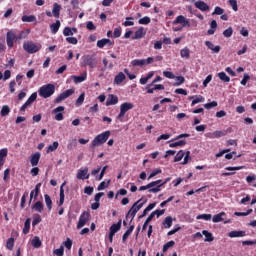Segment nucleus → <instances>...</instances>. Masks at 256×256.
Returning a JSON list of instances; mask_svg holds the SVG:
<instances>
[{
  "label": "nucleus",
  "mask_w": 256,
  "mask_h": 256,
  "mask_svg": "<svg viewBox=\"0 0 256 256\" xmlns=\"http://www.w3.org/2000/svg\"><path fill=\"white\" fill-rule=\"evenodd\" d=\"M109 137H111V131L107 130L98 134L91 142L90 149H95V147H100V145H105Z\"/></svg>",
  "instance_id": "f257e3e1"
},
{
  "label": "nucleus",
  "mask_w": 256,
  "mask_h": 256,
  "mask_svg": "<svg viewBox=\"0 0 256 256\" xmlns=\"http://www.w3.org/2000/svg\"><path fill=\"white\" fill-rule=\"evenodd\" d=\"M82 67H89L95 69L97 67V56L95 54H87L82 57Z\"/></svg>",
  "instance_id": "f03ea898"
},
{
  "label": "nucleus",
  "mask_w": 256,
  "mask_h": 256,
  "mask_svg": "<svg viewBox=\"0 0 256 256\" xmlns=\"http://www.w3.org/2000/svg\"><path fill=\"white\" fill-rule=\"evenodd\" d=\"M39 96L43 97V99H49L51 95L55 93V85L46 84L39 88L38 90Z\"/></svg>",
  "instance_id": "7ed1b4c3"
},
{
  "label": "nucleus",
  "mask_w": 256,
  "mask_h": 256,
  "mask_svg": "<svg viewBox=\"0 0 256 256\" xmlns=\"http://www.w3.org/2000/svg\"><path fill=\"white\" fill-rule=\"evenodd\" d=\"M41 43H34L33 41H27L23 43V49L26 53L33 55V53H38L42 49Z\"/></svg>",
  "instance_id": "20e7f679"
},
{
  "label": "nucleus",
  "mask_w": 256,
  "mask_h": 256,
  "mask_svg": "<svg viewBox=\"0 0 256 256\" xmlns=\"http://www.w3.org/2000/svg\"><path fill=\"white\" fill-rule=\"evenodd\" d=\"M141 201H143V199H139L132 205V207L126 214V219L129 218V216L131 217V221L135 219V215H137V213H139V211H141V208L143 207V203H141Z\"/></svg>",
  "instance_id": "39448f33"
},
{
  "label": "nucleus",
  "mask_w": 256,
  "mask_h": 256,
  "mask_svg": "<svg viewBox=\"0 0 256 256\" xmlns=\"http://www.w3.org/2000/svg\"><path fill=\"white\" fill-rule=\"evenodd\" d=\"M183 157L184 160L182 162V165H187L189 163V159H191V152H185L183 150H180L174 158V163H179V161H182Z\"/></svg>",
  "instance_id": "423d86ee"
},
{
  "label": "nucleus",
  "mask_w": 256,
  "mask_h": 256,
  "mask_svg": "<svg viewBox=\"0 0 256 256\" xmlns=\"http://www.w3.org/2000/svg\"><path fill=\"white\" fill-rule=\"evenodd\" d=\"M133 107H135V105H133V103L131 102H124L120 105V113L117 116V119H123L125 117V114L127 113V111H131V109H133Z\"/></svg>",
  "instance_id": "0eeeda50"
},
{
  "label": "nucleus",
  "mask_w": 256,
  "mask_h": 256,
  "mask_svg": "<svg viewBox=\"0 0 256 256\" xmlns=\"http://www.w3.org/2000/svg\"><path fill=\"white\" fill-rule=\"evenodd\" d=\"M90 218H91V214L87 211H84L79 217V221L77 223V229H82V227H85V225H87V222L89 221Z\"/></svg>",
  "instance_id": "6e6552de"
},
{
  "label": "nucleus",
  "mask_w": 256,
  "mask_h": 256,
  "mask_svg": "<svg viewBox=\"0 0 256 256\" xmlns=\"http://www.w3.org/2000/svg\"><path fill=\"white\" fill-rule=\"evenodd\" d=\"M73 93H75V90L73 89L65 90L55 98L54 103H61V101H65V99H67L68 97H71Z\"/></svg>",
  "instance_id": "1a4fd4ad"
},
{
  "label": "nucleus",
  "mask_w": 256,
  "mask_h": 256,
  "mask_svg": "<svg viewBox=\"0 0 256 256\" xmlns=\"http://www.w3.org/2000/svg\"><path fill=\"white\" fill-rule=\"evenodd\" d=\"M15 41H18L17 35H15L13 31H8L6 35V43L10 49L13 47Z\"/></svg>",
  "instance_id": "9d476101"
},
{
  "label": "nucleus",
  "mask_w": 256,
  "mask_h": 256,
  "mask_svg": "<svg viewBox=\"0 0 256 256\" xmlns=\"http://www.w3.org/2000/svg\"><path fill=\"white\" fill-rule=\"evenodd\" d=\"M169 181H171V177L166 178L164 181L161 180V182L158 183L155 188L148 190V193H159L161 191V187L167 185Z\"/></svg>",
  "instance_id": "9b49d317"
},
{
  "label": "nucleus",
  "mask_w": 256,
  "mask_h": 256,
  "mask_svg": "<svg viewBox=\"0 0 256 256\" xmlns=\"http://www.w3.org/2000/svg\"><path fill=\"white\" fill-rule=\"evenodd\" d=\"M182 25V27H189V20H187V18H185V16L183 15H179L174 21H173V25Z\"/></svg>",
  "instance_id": "f8f14e48"
},
{
  "label": "nucleus",
  "mask_w": 256,
  "mask_h": 256,
  "mask_svg": "<svg viewBox=\"0 0 256 256\" xmlns=\"http://www.w3.org/2000/svg\"><path fill=\"white\" fill-rule=\"evenodd\" d=\"M63 111H65V107H63V106H58L57 108H55V109L53 110V113L56 114L55 117H54V119H55L56 121H63V119H64V117H63Z\"/></svg>",
  "instance_id": "ddd939ff"
},
{
  "label": "nucleus",
  "mask_w": 256,
  "mask_h": 256,
  "mask_svg": "<svg viewBox=\"0 0 256 256\" xmlns=\"http://www.w3.org/2000/svg\"><path fill=\"white\" fill-rule=\"evenodd\" d=\"M106 45H108V47H113L115 43L107 38H103L97 41V47H99V49H103V47H105Z\"/></svg>",
  "instance_id": "4468645a"
},
{
  "label": "nucleus",
  "mask_w": 256,
  "mask_h": 256,
  "mask_svg": "<svg viewBox=\"0 0 256 256\" xmlns=\"http://www.w3.org/2000/svg\"><path fill=\"white\" fill-rule=\"evenodd\" d=\"M41 159V153L36 152L30 156V163L32 167H37L39 165V161Z\"/></svg>",
  "instance_id": "2eb2a0df"
},
{
  "label": "nucleus",
  "mask_w": 256,
  "mask_h": 256,
  "mask_svg": "<svg viewBox=\"0 0 256 256\" xmlns=\"http://www.w3.org/2000/svg\"><path fill=\"white\" fill-rule=\"evenodd\" d=\"M161 183V180H156L148 183L146 186H140L139 191H150V189H155L156 185H159Z\"/></svg>",
  "instance_id": "dca6fc26"
},
{
  "label": "nucleus",
  "mask_w": 256,
  "mask_h": 256,
  "mask_svg": "<svg viewBox=\"0 0 256 256\" xmlns=\"http://www.w3.org/2000/svg\"><path fill=\"white\" fill-rule=\"evenodd\" d=\"M88 173H89V168L86 167L83 170H78L76 177L77 179H82V180L89 179L90 175Z\"/></svg>",
  "instance_id": "f3484780"
},
{
  "label": "nucleus",
  "mask_w": 256,
  "mask_h": 256,
  "mask_svg": "<svg viewBox=\"0 0 256 256\" xmlns=\"http://www.w3.org/2000/svg\"><path fill=\"white\" fill-rule=\"evenodd\" d=\"M148 94H153L155 91H165V86L163 84H156L152 88H146Z\"/></svg>",
  "instance_id": "a211bd4d"
},
{
  "label": "nucleus",
  "mask_w": 256,
  "mask_h": 256,
  "mask_svg": "<svg viewBox=\"0 0 256 256\" xmlns=\"http://www.w3.org/2000/svg\"><path fill=\"white\" fill-rule=\"evenodd\" d=\"M196 9H199V11H209V6L207 3L198 0L194 3Z\"/></svg>",
  "instance_id": "6ab92c4d"
},
{
  "label": "nucleus",
  "mask_w": 256,
  "mask_h": 256,
  "mask_svg": "<svg viewBox=\"0 0 256 256\" xmlns=\"http://www.w3.org/2000/svg\"><path fill=\"white\" fill-rule=\"evenodd\" d=\"M146 31L145 28L140 27L134 34V36H132V39L135 41L136 39H143V37H145L146 35Z\"/></svg>",
  "instance_id": "aec40b11"
},
{
  "label": "nucleus",
  "mask_w": 256,
  "mask_h": 256,
  "mask_svg": "<svg viewBox=\"0 0 256 256\" xmlns=\"http://www.w3.org/2000/svg\"><path fill=\"white\" fill-rule=\"evenodd\" d=\"M233 131V128L229 127L227 130H217L214 132V135L216 139H219L221 137H225L228 133H231Z\"/></svg>",
  "instance_id": "412c9836"
},
{
  "label": "nucleus",
  "mask_w": 256,
  "mask_h": 256,
  "mask_svg": "<svg viewBox=\"0 0 256 256\" xmlns=\"http://www.w3.org/2000/svg\"><path fill=\"white\" fill-rule=\"evenodd\" d=\"M63 187H65V182L60 186V199L57 202L58 207H62L63 203H65V190Z\"/></svg>",
  "instance_id": "4be33fe9"
},
{
  "label": "nucleus",
  "mask_w": 256,
  "mask_h": 256,
  "mask_svg": "<svg viewBox=\"0 0 256 256\" xmlns=\"http://www.w3.org/2000/svg\"><path fill=\"white\" fill-rule=\"evenodd\" d=\"M117 103H119V98L116 95L110 94L106 101V106L117 105Z\"/></svg>",
  "instance_id": "5701e85b"
},
{
  "label": "nucleus",
  "mask_w": 256,
  "mask_h": 256,
  "mask_svg": "<svg viewBox=\"0 0 256 256\" xmlns=\"http://www.w3.org/2000/svg\"><path fill=\"white\" fill-rule=\"evenodd\" d=\"M205 45L212 53H219V51H221V46H215L211 41H206Z\"/></svg>",
  "instance_id": "b1692460"
},
{
  "label": "nucleus",
  "mask_w": 256,
  "mask_h": 256,
  "mask_svg": "<svg viewBox=\"0 0 256 256\" xmlns=\"http://www.w3.org/2000/svg\"><path fill=\"white\" fill-rule=\"evenodd\" d=\"M60 27H61V21L56 20L55 23H53V24L50 25V31H51V33H52L53 35H57V33H58Z\"/></svg>",
  "instance_id": "393cba45"
},
{
  "label": "nucleus",
  "mask_w": 256,
  "mask_h": 256,
  "mask_svg": "<svg viewBox=\"0 0 256 256\" xmlns=\"http://www.w3.org/2000/svg\"><path fill=\"white\" fill-rule=\"evenodd\" d=\"M52 15L56 18L59 19L61 15V5L54 3L53 5V10H52Z\"/></svg>",
  "instance_id": "a878e982"
},
{
  "label": "nucleus",
  "mask_w": 256,
  "mask_h": 256,
  "mask_svg": "<svg viewBox=\"0 0 256 256\" xmlns=\"http://www.w3.org/2000/svg\"><path fill=\"white\" fill-rule=\"evenodd\" d=\"M135 229V225H131L126 232L123 234L122 236V242L123 243H127V239H129V235H131V233H133V230Z\"/></svg>",
  "instance_id": "bb28decb"
},
{
  "label": "nucleus",
  "mask_w": 256,
  "mask_h": 256,
  "mask_svg": "<svg viewBox=\"0 0 256 256\" xmlns=\"http://www.w3.org/2000/svg\"><path fill=\"white\" fill-rule=\"evenodd\" d=\"M125 79H127V77L125 76V74L123 72H120L118 75L115 76L114 78V83L116 85H121L122 82L125 81Z\"/></svg>",
  "instance_id": "cd10ccee"
},
{
  "label": "nucleus",
  "mask_w": 256,
  "mask_h": 256,
  "mask_svg": "<svg viewBox=\"0 0 256 256\" xmlns=\"http://www.w3.org/2000/svg\"><path fill=\"white\" fill-rule=\"evenodd\" d=\"M246 235L247 234L245 231L234 230V231L229 232L228 237H231L233 239L235 237H245Z\"/></svg>",
  "instance_id": "c85d7f7f"
},
{
  "label": "nucleus",
  "mask_w": 256,
  "mask_h": 256,
  "mask_svg": "<svg viewBox=\"0 0 256 256\" xmlns=\"http://www.w3.org/2000/svg\"><path fill=\"white\" fill-rule=\"evenodd\" d=\"M202 235L205 236V242L211 243L212 241H215V237H213V234L207 230L202 231Z\"/></svg>",
  "instance_id": "c756f323"
},
{
  "label": "nucleus",
  "mask_w": 256,
  "mask_h": 256,
  "mask_svg": "<svg viewBox=\"0 0 256 256\" xmlns=\"http://www.w3.org/2000/svg\"><path fill=\"white\" fill-rule=\"evenodd\" d=\"M123 223L122 220H119L116 224H112L110 226V233H117V231H120L121 230V224Z\"/></svg>",
  "instance_id": "7c9ffc66"
},
{
  "label": "nucleus",
  "mask_w": 256,
  "mask_h": 256,
  "mask_svg": "<svg viewBox=\"0 0 256 256\" xmlns=\"http://www.w3.org/2000/svg\"><path fill=\"white\" fill-rule=\"evenodd\" d=\"M44 205L43 202L41 201H37L35 202V204L32 206L33 211H37V213H43V209H44Z\"/></svg>",
  "instance_id": "2f4dec72"
},
{
  "label": "nucleus",
  "mask_w": 256,
  "mask_h": 256,
  "mask_svg": "<svg viewBox=\"0 0 256 256\" xmlns=\"http://www.w3.org/2000/svg\"><path fill=\"white\" fill-rule=\"evenodd\" d=\"M72 79L74 81V83H83V81L87 80V73L85 72L84 74L80 75V76H72Z\"/></svg>",
  "instance_id": "473e14b6"
},
{
  "label": "nucleus",
  "mask_w": 256,
  "mask_h": 256,
  "mask_svg": "<svg viewBox=\"0 0 256 256\" xmlns=\"http://www.w3.org/2000/svg\"><path fill=\"white\" fill-rule=\"evenodd\" d=\"M180 57H182V59H189V57H191V50L188 47L183 48L180 50Z\"/></svg>",
  "instance_id": "72a5a7b5"
},
{
  "label": "nucleus",
  "mask_w": 256,
  "mask_h": 256,
  "mask_svg": "<svg viewBox=\"0 0 256 256\" xmlns=\"http://www.w3.org/2000/svg\"><path fill=\"white\" fill-rule=\"evenodd\" d=\"M44 199L48 211H51L53 209V200H51V196H49V194H45Z\"/></svg>",
  "instance_id": "f704fd0d"
},
{
  "label": "nucleus",
  "mask_w": 256,
  "mask_h": 256,
  "mask_svg": "<svg viewBox=\"0 0 256 256\" xmlns=\"http://www.w3.org/2000/svg\"><path fill=\"white\" fill-rule=\"evenodd\" d=\"M31 230V218L26 219L24 223V228L22 230V233L24 235H28L29 231Z\"/></svg>",
  "instance_id": "c9c22d12"
},
{
  "label": "nucleus",
  "mask_w": 256,
  "mask_h": 256,
  "mask_svg": "<svg viewBox=\"0 0 256 256\" xmlns=\"http://www.w3.org/2000/svg\"><path fill=\"white\" fill-rule=\"evenodd\" d=\"M59 149V142L54 141L52 144H50L46 150L47 153H53V151H57Z\"/></svg>",
  "instance_id": "e433bc0d"
},
{
  "label": "nucleus",
  "mask_w": 256,
  "mask_h": 256,
  "mask_svg": "<svg viewBox=\"0 0 256 256\" xmlns=\"http://www.w3.org/2000/svg\"><path fill=\"white\" fill-rule=\"evenodd\" d=\"M31 245L34 246L35 249H39V247H41L42 242H41V239L39 238V236H35L32 239Z\"/></svg>",
  "instance_id": "4c0bfd02"
},
{
  "label": "nucleus",
  "mask_w": 256,
  "mask_h": 256,
  "mask_svg": "<svg viewBox=\"0 0 256 256\" xmlns=\"http://www.w3.org/2000/svg\"><path fill=\"white\" fill-rule=\"evenodd\" d=\"M223 217H225V212H220L213 216L212 221L213 223H221V221H223Z\"/></svg>",
  "instance_id": "58836bf2"
},
{
  "label": "nucleus",
  "mask_w": 256,
  "mask_h": 256,
  "mask_svg": "<svg viewBox=\"0 0 256 256\" xmlns=\"http://www.w3.org/2000/svg\"><path fill=\"white\" fill-rule=\"evenodd\" d=\"M22 21L23 23H33L34 21H37V17H35V15H24L22 16Z\"/></svg>",
  "instance_id": "ea45409f"
},
{
  "label": "nucleus",
  "mask_w": 256,
  "mask_h": 256,
  "mask_svg": "<svg viewBox=\"0 0 256 256\" xmlns=\"http://www.w3.org/2000/svg\"><path fill=\"white\" fill-rule=\"evenodd\" d=\"M218 77L220 81H223V83H229V81H231V78L227 76L225 72H219Z\"/></svg>",
  "instance_id": "a19ab883"
},
{
  "label": "nucleus",
  "mask_w": 256,
  "mask_h": 256,
  "mask_svg": "<svg viewBox=\"0 0 256 256\" xmlns=\"http://www.w3.org/2000/svg\"><path fill=\"white\" fill-rule=\"evenodd\" d=\"M9 113H11V108L9 107V105L2 106V109L0 111L1 117H7Z\"/></svg>",
  "instance_id": "79ce46f5"
},
{
  "label": "nucleus",
  "mask_w": 256,
  "mask_h": 256,
  "mask_svg": "<svg viewBox=\"0 0 256 256\" xmlns=\"http://www.w3.org/2000/svg\"><path fill=\"white\" fill-rule=\"evenodd\" d=\"M163 225L165 229H170V227L173 225V218L171 216H167L163 221Z\"/></svg>",
  "instance_id": "37998d69"
},
{
  "label": "nucleus",
  "mask_w": 256,
  "mask_h": 256,
  "mask_svg": "<svg viewBox=\"0 0 256 256\" xmlns=\"http://www.w3.org/2000/svg\"><path fill=\"white\" fill-rule=\"evenodd\" d=\"M131 65H133V67H143V65H145V59H134Z\"/></svg>",
  "instance_id": "c03bdc74"
},
{
  "label": "nucleus",
  "mask_w": 256,
  "mask_h": 256,
  "mask_svg": "<svg viewBox=\"0 0 256 256\" xmlns=\"http://www.w3.org/2000/svg\"><path fill=\"white\" fill-rule=\"evenodd\" d=\"M5 157H7V149L0 150V167L5 165Z\"/></svg>",
  "instance_id": "a18cd8bd"
},
{
  "label": "nucleus",
  "mask_w": 256,
  "mask_h": 256,
  "mask_svg": "<svg viewBox=\"0 0 256 256\" xmlns=\"http://www.w3.org/2000/svg\"><path fill=\"white\" fill-rule=\"evenodd\" d=\"M13 247H15V238H9L6 242V249L13 251Z\"/></svg>",
  "instance_id": "49530a36"
},
{
  "label": "nucleus",
  "mask_w": 256,
  "mask_h": 256,
  "mask_svg": "<svg viewBox=\"0 0 256 256\" xmlns=\"http://www.w3.org/2000/svg\"><path fill=\"white\" fill-rule=\"evenodd\" d=\"M41 221H42L41 215H39V214H33V220H32V226H33V227L39 225V223H41Z\"/></svg>",
  "instance_id": "de8ad7c7"
},
{
  "label": "nucleus",
  "mask_w": 256,
  "mask_h": 256,
  "mask_svg": "<svg viewBox=\"0 0 256 256\" xmlns=\"http://www.w3.org/2000/svg\"><path fill=\"white\" fill-rule=\"evenodd\" d=\"M84 101H85V92L81 93L78 99L76 100L75 102L76 107H81Z\"/></svg>",
  "instance_id": "09e8293b"
},
{
  "label": "nucleus",
  "mask_w": 256,
  "mask_h": 256,
  "mask_svg": "<svg viewBox=\"0 0 256 256\" xmlns=\"http://www.w3.org/2000/svg\"><path fill=\"white\" fill-rule=\"evenodd\" d=\"M175 246V241L171 240L169 242H167L166 244H164L163 246V253H166V251H169V249H171V247H174Z\"/></svg>",
  "instance_id": "8fccbe9b"
},
{
  "label": "nucleus",
  "mask_w": 256,
  "mask_h": 256,
  "mask_svg": "<svg viewBox=\"0 0 256 256\" xmlns=\"http://www.w3.org/2000/svg\"><path fill=\"white\" fill-rule=\"evenodd\" d=\"M35 101H37V92L32 93L31 96L27 99L26 103L28 105H33Z\"/></svg>",
  "instance_id": "3c124183"
},
{
  "label": "nucleus",
  "mask_w": 256,
  "mask_h": 256,
  "mask_svg": "<svg viewBox=\"0 0 256 256\" xmlns=\"http://www.w3.org/2000/svg\"><path fill=\"white\" fill-rule=\"evenodd\" d=\"M110 183H111V180H108L107 183H105V181H102V182L98 185L97 190H98V191H103L104 189H107V187H109Z\"/></svg>",
  "instance_id": "603ef678"
},
{
  "label": "nucleus",
  "mask_w": 256,
  "mask_h": 256,
  "mask_svg": "<svg viewBox=\"0 0 256 256\" xmlns=\"http://www.w3.org/2000/svg\"><path fill=\"white\" fill-rule=\"evenodd\" d=\"M27 35H29V30H22L17 36L16 39L21 40V39H27Z\"/></svg>",
  "instance_id": "864d4df0"
},
{
  "label": "nucleus",
  "mask_w": 256,
  "mask_h": 256,
  "mask_svg": "<svg viewBox=\"0 0 256 256\" xmlns=\"http://www.w3.org/2000/svg\"><path fill=\"white\" fill-rule=\"evenodd\" d=\"M63 35H64V37H73V30H72V28L71 27H65L64 29H63Z\"/></svg>",
  "instance_id": "5fc2aeb1"
},
{
  "label": "nucleus",
  "mask_w": 256,
  "mask_h": 256,
  "mask_svg": "<svg viewBox=\"0 0 256 256\" xmlns=\"http://www.w3.org/2000/svg\"><path fill=\"white\" fill-rule=\"evenodd\" d=\"M176 82H175V87H179V85H183V83H185V77L183 76H176L175 77Z\"/></svg>",
  "instance_id": "6e6d98bb"
},
{
  "label": "nucleus",
  "mask_w": 256,
  "mask_h": 256,
  "mask_svg": "<svg viewBox=\"0 0 256 256\" xmlns=\"http://www.w3.org/2000/svg\"><path fill=\"white\" fill-rule=\"evenodd\" d=\"M138 23L139 25H149V23H151V18H149L148 16H145L139 19Z\"/></svg>",
  "instance_id": "4d7b16f0"
},
{
  "label": "nucleus",
  "mask_w": 256,
  "mask_h": 256,
  "mask_svg": "<svg viewBox=\"0 0 256 256\" xmlns=\"http://www.w3.org/2000/svg\"><path fill=\"white\" fill-rule=\"evenodd\" d=\"M223 13H225V9H223L219 6H216L214 8V12H212V15H223Z\"/></svg>",
  "instance_id": "13d9d810"
},
{
  "label": "nucleus",
  "mask_w": 256,
  "mask_h": 256,
  "mask_svg": "<svg viewBox=\"0 0 256 256\" xmlns=\"http://www.w3.org/2000/svg\"><path fill=\"white\" fill-rule=\"evenodd\" d=\"M54 255L57 256H63L65 255V248L63 246H60V248L53 251Z\"/></svg>",
  "instance_id": "bf43d9fd"
},
{
  "label": "nucleus",
  "mask_w": 256,
  "mask_h": 256,
  "mask_svg": "<svg viewBox=\"0 0 256 256\" xmlns=\"http://www.w3.org/2000/svg\"><path fill=\"white\" fill-rule=\"evenodd\" d=\"M211 214H200L196 217V219H203L204 221H211Z\"/></svg>",
  "instance_id": "052dcab7"
},
{
  "label": "nucleus",
  "mask_w": 256,
  "mask_h": 256,
  "mask_svg": "<svg viewBox=\"0 0 256 256\" xmlns=\"http://www.w3.org/2000/svg\"><path fill=\"white\" fill-rule=\"evenodd\" d=\"M205 101V98L203 96H197L191 103V106L197 105V103H203Z\"/></svg>",
  "instance_id": "680f3d73"
},
{
  "label": "nucleus",
  "mask_w": 256,
  "mask_h": 256,
  "mask_svg": "<svg viewBox=\"0 0 256 256\" xmlns=\"http://www.w3.org/2000/svg\"><path fill=\"white\" fill-rule=\"evenodd\" d=\"M230 7H232L233 11H239V7L237 5V0H229L228 1Z\"/></svg>",
  "instance_id": "e2e57ef3"
},
{
  "label": "nucleus",
  "mask_w": 256,
  "mask_h": 256,
  "mask_svg": "<svg viewBox=\"0 0 256 256\" xmlns=\"http://www.w3.org/2000/svg\"><path fill=\"white\" fill-rule=\"evenodd\" d=\"M32 191H34V199H37L39 197V191H41V183L36 184L35 189Z\"/></svg>",
  "instance_id": "0e129e2a"
},
{
  "label": "nucleus",
  "mask_w": 256,
  "mask_h": 256,
  "mask_svg": "<svg viewBox=\"0 0 256 256\" xmlns=\"http://www.w3.org/2000/svg\"><path fill=\"white\" fill-rule=\"evenodd\" d=\"M67 43H69L70 45H77V43H79V40H77L76 37H67L66 38Z\"/></svg>",
  "instance_id": "69168bd1"
},
{
  "label": "nucleus",
  "mask_w": 256,
  "mask_h": 256,
  "mask_svg": "<svg viewBox=\"0 0 256 256\" xmlns=\"http://www.w3.org/2000/svg\"><path fill=\"white\" fill-rule=\"evenodd\" d=\"M223 35L227 38L231 37L233 35V28L229 27L228 29L224 30Z\"/></svg>",
  "instance_id": "338daca9"
},
{
  "label": "nucleus",
  "mask_w": 256,
  "mask_h": 256,
  "mask_svg": "<svg viewBox=\"0 0 256 256\" xmlns=\"http://www.w3.org/2000/svg\"><path fill=\"white\" fill-rule=\"evenodd\" d=\"M217 101H212L209 103L204 104L205 109H213V107H217Z\"/></svg>",
  "instance_id": "774afa93"
}]
</instances>
